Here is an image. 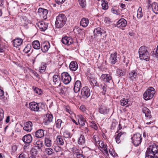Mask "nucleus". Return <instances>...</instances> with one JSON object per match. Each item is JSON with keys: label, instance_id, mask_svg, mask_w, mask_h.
<instances>
[{"label": "nucleus", "instance_id": "f257e3e1", "mask_svg": "<svg viewBox=\"0 0 158 158\" xmlns=\"http://www.w3.org/2000/svg\"><path fill=\"white\" fill-rule=\"evenodd\" d=\"M139 58L140 60H144L148 61L149 60L150 54L145 46L141 47L139 50Z\"/></svg>", "mask_w": 158, "mask_h": 158}, {"label": "nucleus", "instance_id": "f03ea898", "mask_svg": "<svg viewBox=\"0 0 158 158\" xmlns=\"http://www.w3.org/2000/svg\"><path fill=\"white\" fill-rule=\"evenodd\" d=\"M67 18L63 14H59L56 17L55 26L58 28H61L65 24Z\"/></svg>", "mask_w": 158, "mask_h": 158}, {"label": "nucleus", "instance_id": "7ed1b4c3", "mask_svg": "<svg viewBox=\"0 0 158 158\" xmlns=\"http://www.w3.org/2000/svg\"><path fill=\"white\" fill-rule=\"evenodd\" d=\"M146 152L156 157L158 156V145L154 143L149 145Z\"/></svg>", "mask_w": 158, "mask_h": 158}, {"label": "nucleus", "instance_id": "20e7f679", "mask_svg": "<svg viewBox=\"0 0 158 158\" xmlns=\"http://www.w3.org/2000/svg\"><path fill=\"white\" fill-rule=\"evenodd\" d=\"M155 92L154 89L150 87L144 92L143 94V98L146 100L152 99L153 97Z\"/></svg>", "mask_w": 158, "mask_h": 158}, {"label": "nucleus", "instance_id": "39448f33", "mask_svg": "<svg viewBox=\"0 0 158 158\" xmlns=\"http://www.w3.org/2000/svg\"><path fill=\"white\" fill-rule=\"evenodd\" d=\"M132 142L135 146H138L142 142L141 136L139 133L134 134L131 138Z\"/></svg>", "mask_w": 158, "mask_h": 158}, {"label": "nucleus", "instance_id": "423d86ee", "mask_svg": "<svg viewBox=\"0 0 158 158\" xmlns=\"http://www.w3.org/2000/svg\"><path fill=\"white\" fill-rule=\"evenodd\" d=\"M61 80L66 85L69 84L71 80V78L67 73L64 72L61 74Z\"/></svg>", "mask_w": 158, "mask_h": 158}, {"label": "nucleus", "instance_id": "0eeeda50", "mask_svg": "<svg viewBox=\"0 0 158 158\" xmlns=\"http://www.w3.org/2000/svg\"><path fill=\"white\" fill-rule=\"evenodd\" d=\"M81 94L82 98L87 99L90 94L89 89L87 86L83 87L81 90Z\"/></svg>", "mask_w": 158, "mask_h": 158}, {"label": "nucleus", "instance_id": "6e6552de", "mask_svg": "<svg viewBox=\"0 0 158 158\" xmlns=\"http://www.w3.org/2000/svg\"><path fill=\"white\" fill-rule=\"evenodd\" d=\"M61 41L63 44L67 46L70 45L73 42V39L72 38L67 36L63 37Z\"/></svg>", "mask_w": 158, "mask_h": 158}, {"label": "nucleus", "instance_id": "1a4fd4ad", "mask_svg": "<svg viewBox=\"0 0 158 158\" xmlns=\"http://www.w3.org/2000/svg\"><path fill=\"white\" fill-rule=\"evenodd\" d=\"M50 44L48 42L46 41L44 42L41 45V49L40 51V53H39L37 55L41 53V51L43 52H47L49 48H50Z\"/></svg>", "mask_w": 158, "mask_h": 158}, {"label": "nucleus", "instance_id": "9d476101", "mask_svg": "<svg viewBox=\"0 0 158 158\" xmlns=\"http://www.w3.org/2000/svg\"><path fill=\"white\" fill-rule=\"evenodd\" d=\"M126 136V133L124 132H121L115 136V139L116 142L118 143H119L120 142V139H123Z\"/></svg>", "mask_w": 158, "mask_h": 158}, {"label": "nucleus", "instance_id": "9b49d317", "mask_svg": "<svg viewBox=\"0 0 158 158\" xmlns=\"http://www.w3.org/2000/svg\"><path fill=\"white\" fill-rule=\"evenodd\" d=\"M32 123L30 121L26 122L24 123L23 129L27 132L31 131L32 129Z\"/></svg>", "mask_w": 158, "mask_h": 158}, {"label": "nucleus", "instance_id": "f8f14e48", "mask_svg": "<svg viewBox=\"0 0 158 158\" xmlns=\"http://www.w3.org/2000/svg\"><path fill=\"white\" fill-rule=\"evenodd\" d=\"M109 60L111 64H114L117 62L118 61L117 53L116 52L111 53Z\"/></svg>", "mask_w": 158, "mask_h": 158}, {"label": "nucleus", "instance_id": "ddd939ff", "mask_svg": "<svg viewBox=\"0 0 158 158\" xmlns=\"http://www.w3.org/2000/svg\"><path fill=\"white\" fill-rule=\"evenodd\" d=\"M37 24L40 31H44L48 27V23L43 21L39 22L37 23Z\"/></svg>", "mask_w": 158, "mask_h": 158}, {"label": "nucleus", "instance_id": "4468645a", "mask_svg": "<svg viewBox=\"0 0 158 158\" xmlns=\"http://www.w3.org/2000/svg\"><path fill=\"white\" fill-rule=\"evenodd\" d=\"M38 12L41 17L44 19L47 18V15L48 13V10L47 9L42 8H39L38 10Z\"/></svg>", "mask_w": 158, "mask_h": 158}, {"label": "nucleus", "instance_id": "2eb2a0df", "mask_svg": "<svg viewBox=\"0 0 158 158\" xmlns=\"http://www.w3.org/2000/svg\"><path fill=\"white\" fill-rule=\"evenodd\" d=\"M53 85L60 86L61 85V81L60 76L58 75H55L52 77Z\"/></svg>", "mask_w": 158, "mask_h": 158}, {"label": "nucleus", "instance_id": "dca6fc26", "mask_svg": "<svg viewBox=\"0 0 158 158\" xmlns=\"http://www.w3.org/2000/svg\"><path fill=\"white\" fill-rule=\"evenodd\" d=\"M150 5L148 7L149 10L152 9L153 11L156 14H158V5L157 3L154 2Z\"/></svg>", "mask_w": 158, "mask_h": 158}, {"label": "nucleus", "instance_id": "f3484780", "mask_svg": "<svg viewBox=\"0 0 158 158\" xmlns=\"http://www.w3.org/2000/svg\"><path fill=\"white\" fill-rule=\"evenodd\" d=\"M127 24V21L124 19H121L117 22L116 26L118 27H125Z\"/></svg>", "mask_w": 158, "mask_h": 158}, {"label": "nucleus", "instance_id": "a211bd4d", "mask_svg": "<svg viewBox=\"0 0 158 158\" xmlns=\"http://www.w3.org/2000/svg\"><path fill=\"white\" fill-rule=\"evenodd\" d=\"M98 144L99 147L103 150L102 152L106 155H108V152L107 148V145H105L102 141H99Z\"/></svg>", "mask_w": 158, "mask_h": 158}, {"label": "nucleus", "instance_id": "6ab92c4d", "mask_svg": "<svg viewBox=\"0 0 158 158\" xmlns=\"http://www.w3.org/2000/svg\"><path fill=\"white\" fill-rule=\"evenodd\" d=\"M93 32L94 35L96 36H100L102 34H105L103 30L99 27L95 28Z\"/></svg>", "mask_w": 158, "mask_h": 158}, {"label": "nucleus", "instance_id": "aec40b11", "mask_svg": "<svg viewBox=\"0 0 158 158\" xmlns=\"http://www.w3.org/2000/svg\"><path fill=\"white\" fill-rule=\"evenodd\" d=\"M109 111V109L106 106L102 105L99 109V112L100 113L104 114H107Z\"/></svg>", "mask_w": 158, "mask_h": 158}, {"label": "nucleus", "instance_id": "412c9836", "mask_svg": "<svg viewBox=\"0 0 158 158\" xmlns=\"http://www.w3.org/2000/svg\"><path fill=\"white\" fill-rule=\"evenodd\" d=\"M30 109L33 111H37L39 109V106L37 103L35 102H31L29 104Z\"/></svg>", "mask_w": 158, "mask_h": 158}, {"label": "nucleus", "instance_id": "4be33fe9", "mask_svg": "<svg viewBox=\"0 0 158 158\" xmlns=\"http://www.w3.org/2000/svg\"><path fill=\"white\" fill-rule=\"evenodd\" d=\"M120 104L122 106L127 107L131 104V101L129 99L123 98L120 101Z\"/></svg>", "mask_w": 158, "mask_h": 158}, {"label": "nucleus", "instance_id": "5701e85b", "mask_svg": "<svg viewBox=\"0 0 158 158\" xmlns=\"http://www.w3.org/2000/svg\"><path fill=\"white\" fill-rule=\"evenodd\" d=\"M32 140V137L30 134L25 135L22 138V140L23 142L27 143H29L31 142Z\"/></svg>", "mask_w": 158, "mask_h": 158}, {"label": "nucleus", "instance_id": "b1692460", "mask_svg": "<svg viewBox=\"0 0 158 158\" xmlns=\"http://www.w3.org/2000/svg\"><path fill=\"white\" fill-rule=\"evenodd\" d=\"M101 78L105 82L110 83L112 81L111 76L108 74H102L101 76Z\"/></svg>", "mask_w": 158, "mask_h": 158}, {"label": "nucleus", "instance_id": "393cba45", "mask_svg": "<svg viewBox=\"0 0 158 158\" xmlns=\"http://www.w3.org/2000/svg\"><path fill=\"white\" fill-rule=\"evenodd\" d=\"M81 87V81L79 80L77 81L75 83L73 88L74 92L76 93L80 91Z\"/></svg>", "mask_w": 158, "mask_h": 158}, {"label": "nucleus", "instance_id": "a878e982", "mask_svg": "<svg viewBox=\"0 0 158 158\" xmlns=\"http://www.w3.org/2000/svg\"><path fill=\"white\" fill-rule=\"evenodd\" d=\"M68 87L64 86L57 87V92L60 95H64L67 91Z\"/></svg>", "mask_w": 158, "mask_h": 158}, {"label": "nucleus", "instance_id": "bb28decb", "mask_svg": "<svg viewBox=\"0 0 158 158\" xmlns=\"http://www.w3.org/2000/svg\"><path fill=\"white\" fill-rule=\"evenodd\" d=\"M78 68V65L77 63L74 61H72L69 65V68L72 71H76Z\"/></svg>", "mask_w": 158, "mask_h": 158}, {"label": "nucleus", "instance_id": "cd10ccee", "mask_svg": "<svg viewBox=\"0 0 158 158\" xmlns=\"http://www.w3.org/2000/svg\"><path fill=\"white\" fill-rule=\"evenodd\" d=\"M89 19L85 18H82L80 21V25L83 27H86L88 25L89 23Z\"/></svg>", "mask_w": 158, "mask_h": 158}, {"label": "nucleus", "instance_id": "c85d7f7f", "mask_svg": "<svg viewBox=\"0 0 158 158\" xmlns=\"http://www.w3.org/2000/svg\"><path fill=\"white\" fill-rule=\"evenodd\" d=\"M35 135L36 138H41L44 135V131L42 129H39L35 132Z\"/></svg>", "mask_w": 158, "mask_h": 158}, {"label": "nucleus", "instance_id": "c756f323", "mask_svg": "<svg viewBox=\"0 0 158 158\" xmlns=\"http://www.w3.org/2000/svg\"><path fill=\"white\" fill-rule=\"evenodd\" d=\"M56 140L57 144L59 145H62L64 144V138L60 135H58L57 136Z\"/></svg>", "mask_w": 158, "mask_h": 158}, {"label": "nucleus", "instance_id": "7c9ffc66", "mask_svg": "<svg viewBox=\"0 0 158 158\" xmlns=\"http://www.w3.org/2000/svg\"><path fill=\"white\" fill-rule=\"evenodd\" d=\"M22 42L23 40L21 39H17L14 40L13 41L14 46L17 47L21 45Z\"/></svg>", "mask_w": 158, "mask_h": 158}, {"label": "nucleus", "instance_id": "2f4dec72", "mask_svg": "<svg viewBox=\"0 0 158 158\" xmlns=\"http://www.w3.org/2000/svg\"><path fill=\"white\" fill-rule=\"evenodd\" d=\"M142 112L143 114L147 117L150 118L151 117V116L150 115V111L147 108L144 107L142 108Z\"/></svg>", "mask_w": 158, "mask_h": 158}, {"label": "nucleus", "instance_id": "473e14b6", "mask_svg": "<svg viewBox=\"0 0 158 158\" xmlns=\"http://www.w3.org/2000/svg\"><path fill=\"white\" fill-rule=\"evenodd\" d=\"M137 75V73L136 71L135 70H133L129 73V77L130 79L133 80L135 79Z\"/></svg>", "mask_w": 158, "mask_h": 158}, {"label": "nucleus", "instance_id": "72a5a7b5", "mask_svg": "<svg viewBox=\"0 0 158 158\" xmlns=\"http://www.w3.org/2000/svg\"><path fill=\"white\" fill-rule=\"evenodd\" d=\"M85 142V140L84 136L82 135H80L79 138L78 139V143L79 144L83 145Z\"/></svg>", "mask_w": 158, "mask_h": 158}, {"label": "nucleus", "instance_id": "f704fd0d", "mask_svg": "<svg viewBox=\"0 0 158 158\" xmlns=\"http://www.w3.org/2000/svg\"><path fill=\"white\" fill-rule=\"evenodd\" d=\"M33 48L36 49H40V42L38 40L34 41L32 43Z\"/></svg>", "mask_w": 158, "mask_h": 158}, {"label": "nucleus", "instance_id": "c9c22d12", "mask_svg": "<svg viewBox=\"0 0 158 158\" xmlns=\"http://www.w3.org/2000/svg\"><path fill=\"white\" fill-rule=\"evenodd\" d=\"M45 153L48 155H51L54 153V150L52 148H46L45 149Z\"/></svg>", "mask_w": 158, "mask_h": 158}, {"label": "nucleus", "instance_id": "e433bc0d", "mask_svg": "<svg viewBox=\"0 0 158 158\" xmlns=\"http://www.w3.org/2000/svg\"><path fill=\"white\" fill-rule=\"evenodd\" d=\"M44 144L47 147H51L52 143L50 139L48 138H45L44 139Z\"/></svg>", "mask_w": 158, "mask_h": 158}, {"label": "nucleus", "instance_id": "4c0bfd02", "mask_svg": "<svg viewBox=\"0 0 158 158\" xmlns=\"http://www.w3.org/2000/svg\"><path fill=\"white\" fill-rule=\"evenodd\" d=\"M43 142L42 141L38 140L34 143L35 147L38 149H40L43 147Z\"/></svg>", "mask_w": 158, "mask_h": 158}, {"label": "nucleus", "instance_id": "58836bf2", "mask_svg": "<svg viewBox=\"0 0 158 158\" xmlns=\"http://www.w3.org/2000/svg\"><path fill=\"white\" fill-rule=\"evenodd\" d=\"M46 68V64L44 63H42L41 65L39 67V70L40 73H43L45 72Z\"/></svg>", "mask_w": 158, "mask_h": 158}, {"label": "nucleus", "instance_id": "ea45409f", "mask_svg": "<svg viewBox=\"0 0 158 158\" xmlns=\"http://www.w3.org/2000/svg\"><path fill=\"white\" fill-rule=\"evenodd\" d=\"M70 149L71 151L73 152V153L76 154V155H78V154H79V153L80 149L79 148L74 147Z\"/></svg>", "mask_w": 158, "mask_h": 158}, {"label": "nucleus", "instance_id": "a19ab883", "mask_svg": "<svg viewBox=\"0 0 158 158\" xmlns=\"http://www.w3.org/2000/svg\"><path fill=\"white\" fill-rule=\"evenodd\" d=\"M31 48V45L30 44H28L27 45L23 50L24 52L27 53L30 52Z\"/></svg>", "mask_w": 158, "mask_h": 158}, {"label": "nucleus", "instance_id": "79ce46f5", "mask_svg": "<svg viewBox=\"0 0 158 158\" xmlns=\"http://www.w3.org/2000/svg\"><path fill=\"white\" fill-rule=\"evenodd\" d=\"M126 72V71L125 70L118 69L117 71V74L119 77L124 76Z\"/></svg>", "mask_w": 158, "mask_h": 158}, {"label": "nucleus", "instance_id": "37998d69", "mask_svg": "<svg viewBox=\"0 0 158 158\" xmlns=\"http://www.w3.org/2000/svg\"><path fill=\"white\" fill-rule=\"evenodd\" d=\"M102 6L103 9L106 10L108 8V4L107 2L104 0L102 1Z\"/></svg>", "mask_w": 158, "mask_h": 158}, {"label": "nucleus", "instance_id": "c03bdc74", "mask_svg": "<svg viewBox=\"0 0 158 158\" xmlns=\"http://www.w3.org/2000/svg\"><path fill=\"white\" fill-rule=\"evenodd\" d=\"M78 2L80 6L82 8H84L86 7V0H78Z\"/></svg>", "mask_w": 158, "mask_h": 158}, {"label": "nucleus", "instance_id": "a18cd8bd", "mask_svg": "<svg viewBox=\"0 0 158 158\" xmlns=\"http://www.w3.org/2000/svg\"><path fill=\"white\" fill-rule=\"evenodd\" d=\"M62 123V121L61 119H57L56 121V127L58 128H60L61 127V125Z\"/></svg>", "mask_w": 158, "mask_h": 158}, {"label": "nucleus", "instance_id": "49530a36", "mask_svg": "<svg viewBox=\"0 0 158 158\" xmlns=\"http://www.w3.org/2000/svg\"><path fill=\"white\" fill-rule=\"evenodd\" d=\"M52 121V119H44L42 124L46 125H48Z\"/></svg>", "mask_w": 158, "mask_h": 158}, {"label": "nucleus", "instance_id": "de8ad7c7", "mask_svg": "<svg viewBox=\"0 0 158 158\" xmlns=\"http://www.w3.org/2000/svg\"><path fill=\"white\" fill-rule=\"evenodd\" d=\"M85 120V119H78V124L82 126H84L86 122Z\"/></svg>", "mask_w": 158, "mask_h": 158}, {"label": "nucleus", "instance_id": "09e8293b", "mask_svg": "<svg viewBox=\"0 0 158 158\" xmlns=\"http://www.w3.org/2000/svg\"><path fill=\"white\" fill-rule=\"evenodd\" d=\"M31 156H35L37 154L38 151L35 148H32L31 150Z\"/></svg>", "mask_w": 158, "mask_h": 158}, {"label": "nucleus", "instance_id": "8fccbe9b", "mask_svg": "<svg viewBox=\"0 0 158 158\" xmlns=\"http://www.w3.org/2000/svg\"><path fill=\"white\" fill-rule=\"evenodd\" d=\"M145 158H158V156L157 157L151 154L146 152Z\"/></svg>", "mask_w": 158, "mask_h": 158}, {"label": "nucleus", "instance_id": "3c124183", "mask_svg": "<svg viewBox=\"0 0 158 158\" xmlns=\"http://www.w3.org/2000/svg\"><path fill=\"white\" fill-rule=\"evenodd\" d=\"M34 90L35 93L39 95L41 94L42 93L41 90L36 87L34 89Z\"/></svg>", "mask_w": 158, "mask_h": 158}, {"label": "nucleus", "instance_id": "603ef678", "mask_svg": "<svg viewBox=\"0 0 158 158\" xmlns=\"http://www.w3.org/2000/svg\"><path fill=\"white\" fill-rule=\"evenodd\" d=\"M138 10H139V11H138L137 16L138 18L140 19L143 16V14L142 12L141 8L140 10L139 9Z\"/></svg>", "mask_w": 158, "mask_h": 158}, {"label": "nucleus", "instance_id": "864d4df0", "mask_svg": "<svg viewBox=\"0 0 158 158\" xmlns=\"http://www.w3.org/2000/svg\"><path fill=\"white\" fill-rule=\"evenodd\" d=\"M64 137L65 138H68L70 137V132L68 131H65L63 133Z\"/></svg>", "mask_w": 158, "mask_h": 158}, {"label": "nucleus", "instance_id": "5fc2aeb1", "mask_svg": "<svg viewBox=\"0 0 158 158\" xmlns=\"http://www.w3.org/2000/svg\"><path fill=\"white\" fill-rule=\"evenodd\" d=\"M117 124L118 122L116 121L115 119H114V120L113 121L111 127L112 128H114V127H116V125H117Z\"/></svg>", "mask_w": 158, "mask_h": 158}, {"label": "nucleus", "instance_id": "6e6d98bb", "mask_svg": "<svg viewBox=\"0 0 158 158\" xmlns=\"http://www.w3.org/2000/svg\"><path fill=\"white\" fill-rule=\"evenodd\" d=\"M102 88L103 89L102 93L105 94L106 93L107 90V86L105 85H102Z\"/></svg>", "mask_w": 158, "mask_h": 158}, {"label": "nucleus", "instance_id": "4d7b16f0", "mask_svg": "<svg viewBox=\"0 0 158 158\" xmlns=\"http://www.w3.org/2000/svg\"><path fill=\"white\" fill-rule=\"evenodd\" d=\"M104 20L106 23L109 24L110 23V19L109 18L105 17L104 18Z\"/></svg>", "mask_w": 158, "mask_h": 158}, {"label": "nucleus", "instance_id": "13d9d810", "mask_svg": "<svg viewBox=\"0 0 158 158\" xmlns=\"http://www.w3.org/2000/svg\"><path fill=\"white\" fill-rule=\"evenodd\" d=\"M66 0H55L56 2L59 4L60 5L63 3Z\"/></svg>", "mask_w": 158, "mask_h": 158}, {"label": "nucleus", "instance_id": "bf43d9fd", "mask_svg": "<svg viewBox=\"0 0 158 158\" xmlns=\"http://www.w3.org/2000/svg\"><path fill=\"white\" fill-rule=\"evenodd\" d=\"M80 110L83 112H85L86 111V108L84 105H81L80 107Z\"/></svg>", "mask_w": 158, "mask_h": 158}, {"label": "nucleus", "instance_id": "052dcab7", "mask_svg": "<svg viewBox=\"0 0 158 158\" xmlns=\"http://www.w3.org/2000/svg\"><path fill=\"white\" fill-rule=\"evenodd\" d=\"M17 146L16 145H13L12 147V151L13 152H15L17 150Z\"/></svg>", "mask_w": 158, "mask_h": 158}, {"label": "nucleus", "instance_id": "680f3d73", "mask_svg": "<svg viewBox=\"0 0 158 158\" xmlns=\"http://www.w3.org/2000/svg\"><path fill=\"white\" fill-rule=\"evenodd\" d=\"M152 55L154 57L158 58V45L157 46V49L156 51V53H153Z\"/></svg>", "mask_w": 158, "mask_h": 158}, {"label": "nucleus", "instance_id": "e2e57ef3", "mask_svg": "<svg viewBox=\"0 0 158 158\" xmlns=\"http://www.w3.org/2000/svg\"><path fill=\"white\" fill-rule=\"evenodd\" d=\"M4 118V111L2 109H0V118Z\"/></svg>", "mask_w": 158, "mask_h": 158}, {"label": "nucleus", "instance_id": "0e129e2a", "mask_svg": "<svg viewBox=\"0 0 158 158\" xmlns=\"http://www.w3.org/2000/svg\"><path fill=\"white\" fill-rule=\"evenodd\" d=\"M91 83H93V86H98L99 85V84L95 80H93L92 81H91Z\"/></svg>", "mask_w": 158, "mask_h": 158}, {"label": "nucleus", "instance_id": "69168bd1", "mask_svg": "<svg viewBox=\"0 0 158 158\" xmlns=\"http://www.w3.org/2000/svg\"><path fill=\"white\" fill-rule=\"evenodd\" d=\"M46 117L47 118H53V117L52 114L47 113L45 114Z\"/></svg>", "mask_w": 158, "mask_h": 158}, {"label": "nucleus", "instance_id": "338daca9", "mask_svg": "<svg viewBox=\"0 0 158 158\" xmlns=\"http://www.w3.org/2000/svg\"><path fill=\"white\" fill-rule=\"evenodd\" d=\"M111 11L112 13L114 14H118V12L114 8H113L111 10Z\"/></svg>", "mask_w": 158, "mask_h": 158}, {"label": "nucleus", "instance_id": "774afa93", "mask_svg": "<svg viewBox=\"0 0 158 158\" xmlns=\"http://www.w3.org/2000/svg\"><path fill=\"white\" fill-rule=\"evenodd\" d=\"M17 158H26V155L23 154H20Z\"/></svg>", "mask_w": 158, "mask_h": 158}]
</instances>
